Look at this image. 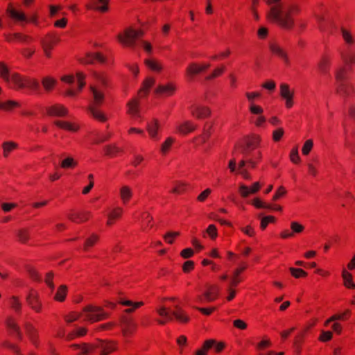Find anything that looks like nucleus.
I'll return each mask as SVG.
<instances>
[{
	"label": "nucleus",
	"instance_id": "nucleus-28",
	"mask_svg": "<svg viewBox=\"0 0 355 355\" xmlns=\"http://www.w3.org/2000/svg\"><path fill=\"white\" fill-rule=\"evenodd\" d=\"M120 303L124 306H132V308L125 310V312L127 313H132L135 309H137L144 304L143 302H133L130 300H121Z\"/></svg>",
	"mask_w": 355,
	"mask_h": 355
},
{
	"label": "nucleus",
	"instance_id": "nucleus-51",
	"mask_svg": "<svg viewBox=\"0 0 355 355\" xmlns=\"http://www.w3.org/2000/svg\"><path fill=\"white\" fill-rule=\"evenodd\" d=\"M8 41L10 42L13 39L17 40L21 42H26L28 38V36L21 35L20 33H15L12 35H6Z\"/></svg>",
	"mask_w": 355,
	"mask_h": 355
},
{
	"label": "nucleus",
	"instance_id": "nucleus-38",
	"mask_svg": "<svg viewBox=\"0 0 355 355\" xmlns=\"http://www.w3.org/2000/svg\"><path fill=\"white\" fill-rule=\"evenodd\" d=\"M58 41V39L55 36H49L46 39L42 40L41 44L42 49L46 46L47 49H52L53 44Z\"/></svg>",
	"mask_w": 355,
	"mask_h": 355
},
{
	"label": "nucleus",
	"instance_id": "nucleus-63",
	"mask_svg": "<svg viewBox=\"0 0 355 355\" xmlns=\"http://www.w3.org/2000/svg\"><path fill=\"white\" fill-rule=\"evenodd\" d=\"M53 277V273L52 272H49L46 274V278H45V282L48 285V286L51 289V291H53L55 286L52 282V279Z\"/></svg>",
	"mask_w": 355,
	"mask_h": 355
},
{
	"label": "nucleus",
	"instance_id": "nucleus-17",
	"mask_svg": "<svg viewBox=\"0 0 355 355\" xmlns=\"http://www.w3.org/2000/svg\"><path fill=\"white\" fill-rule=\"evenodd\" d=\"M191 112L192 115L198 119H202L210 114V110L208 107L200 105H193L191 107Z\"/></svg>",
	"mask_w": 355,
	"mask_h": 355
},
{
	"label": "nucleus",
	"instance_id": "nucleus-10",
	"mask_svg": "<svg viewBox=\"0 0 355 355\" xmlns=\"http://www.w3.org/2000/svg\"><path fill=\"white\" fill-rule=\"evenodd\" d=\"M24 326L25 331L31 342L35 347H38L39 341L37 330L29 322H26Z\"/></svg>",
	"mask_w": 355,
	"mask_h": 355
},
{
	"label": "nucleus",
	"instance_id": "nucleus-61",
	"mask_svg": "<svg viewBox=\"0 0 355 355\" xmlns=\"http://www.w3.org/2000/svg\"><path fill=\"white\" fill-rule=\"evenodd\" d=\"M290 157H291V160L294 163H297L300 160V156L298 154V149L297 147L294 148L291 150Z\"/></svg>",
	"mask_w": 355,
	"mask_h": 355
},
{
	"label": "nucleus",
	"instance_id": "nucleus-11",
	"mask_svg": "<svg viewBox=\"0 0 355 355\" xmlns=\"http://www.w3.org/2000/svg\"><path fill=\"white\" fill-rule=\"evenodd\" d=\"M46 110L49 115L58 117L65 116L68 113L67 109L63 105L59 104L47 107Z\"/></svg>",
	"mask_w": 355,
	"mask_h": 355
},
{
	"label": "nucleus",
	"instance_id": "nucleus-12",
	"mask_svg": "<svg viewBox=\"0 0 355 355\" xmlns=\"http://www.w3.org/2000/svg\"><path fill=\"white\" fill-rule=\"evenodd\" d=\"M176 89L175 86L172 83L167 85H159L155 89V93L159 96H168L172 95Z\"/></svg>",
	"mask_w": 355,
	"mask_h": 355
},
{
	"label": "nucleus",
	"instance_id": "nucleus-6",
	"mask_svg": "<svg viewBox=\"0 0 355 355\" xmlns=\"http://www.w3.org/2000/svg\"><path fill=\"white\" fill-rule=\"evenodd\" d=\"M83 313L85 320L90 322L101 321L109 315L102 308L92 305L85 306L83 309Z\"/></svg>",
	"mask_w": 355,
	"mask_h": 355
},
{
	"label": "nucleus",
	"instance_id": "nucleus-54",
	"mask_svg": "<svg viewBox=\"0 0 355 355\" xmlns=\"http://www.w3.org/2000/svg\"><path fill=\"white\" fill-rule=\"evenodd\" d=\"M313 146V142L311 139L306 141L302 149V153L305 155H308L311 150Z\"/></svg>",
	"mask_w": 355,
	"mask_h": 355
},
{
	"label": "nucleus",
	"instance_id": "nucleus-41",
	"mask_svg": "<svg viewBox=\"0 0 355 355\" xmlns=\"http://www.w3.org/2000/svg\"><path fill=\"white\" fill-rule=\"evenodd\" d=\"M105 154L109 156H114L117 153L121 152L122 149L115 144L105 146L104 148Z\"/></svg>",
	"mask_w": 355,
	"mask_h": 355
},
{
	"label": "nucleus",
	"instance_id": "nucleus-2",
	"mask_svg": "<svg viewBox=\"0 0 355 355\" xmlns=\"http://www.w3.org/2000/svg\"><path fill=\"white\" fill-rule=\"evenodd\" d=\"M71 347L80 349L78 355H92L97 351L100 352L101 355H107L110 352L116 349L114 344L105 343L103 340H98L92 345L84 344L81 346L73 345Z\"/></svg>",
	"mask_w": 355,
	"mask_h": 355
},
{
	"label": "nucleus",
	"instance_id": "nucleus-56",
	"mask_svg": "<svg viewBox=\"0 0 355 355\" xmlns=\"http://www.w3.org/2000/svg\"><path fill=\"white\" fill-rule=\"evenodd\" d=\"M252 204L254 207H256L257 208H259V209H261V208L268 209V208L272 207V205L266 204L263 202H262L259 198L254 199Z\"/></svg>",
	"mask_w": 355,
	"mask_h": 355
},
{
	"label": "nucleus",
	"instance_id": "nucleus-30",
	"mask_svg": "<svg viewBox=\"0 0 355 355\" xmlns=\"http://www.w3.org/2000/svg\"><path fill=\"white\" fill-rule=\"evenodd\" d=\"M146 65L151 70L155 72H159L162 71L163 67L160 62L154 60H146Z\"/></svg>",
	"mask_w": 355,
	"mask_h": 355
},
{
	"label": "nucleus",
	"instance_id": "nucleus-25",
	"mask_svg": "<svg viewBox=\"0 0 355 355\" xmlns=\"http://www.w3.org/2000/svg\"><path fill=\"white\" fill-rule=\"evenodd\" d=\"M90 215V212L84 211L82 213H73L69 215V218L73 222L79 223L83 222L88 219V217Z\"/></svg>",
	"mask_w": 355,
	"mask_h": 355
},
{
	"label": "nucleus",
	"instance_id": "nucleus-23",
	"mask_svg": "<svg viewBox=\"0 0 355 355\" xmlns=\"http://www.w3.org/2000/svg\"><path fill=\"white\" fill-rule=\"evenodd\" d=\"M209 67V64H205L202 66H198L196 64L192 63L187 69V72L188 75L193 76L207 69Z\"/></svg>",
	"mask_w": 355,
	"mask_h": 355
},
{
	"label": "nucleus",
	"instance_id": "nucleus-53",
	"mask_svg": "<svg viewBox=\"0 0 355 355\" xmlns=\"http://www.w3.org/2000/svg\"><path fill=\"white\" fill-rule=\"evenodd\" d=\"M289 270L291 271L292 275L295 278H299L300 277H305L306 275V272L300 268H290Z\"/></svg>",
	"mask_w": 355,
	"mask_h": 355
},
{
	"label": "nucleus",
	"instance_id": "nucleus-45",
	"mask_svg": "<svg viewBox=\"0 0 355 355\" xmlns=\"http://www.w3.org/2000/svg\"><path fill=\"white\" fill-rule=\"evenodd\" d=\"M155 80L153 78H146V80L144 82V87L140 91V93L144 92L145 95H146L148 94L149 88H150L155 84Z\"/></svg>",
	"mask_w": 355,
	"mask_h": 355
},
{
	"label": "nucleus",
	"instance_id": "nucleus-4",
	"mask_svg": "<svg viewBox=\"0 0 355 355\" xmlns=\"http://www.w3.org/2000/svg\"><path fill=\"white\" fill-rule=\"evenodd\" d=\"M336 81V92L343 97L350 96L353 92L352 85L346 82V69L344 67H338L334 71Z\"/></svg>",
	"mask_w": 355,
	"mask_h": 355
},
{
	"label": "nucleus",
	"instance_id": "nucleus-58",
	"mask_svg": "<svg viewBox=\"0 0 355 355\" xmlns=\"http://www.w3.org/2000/svg\"><path fill=\"white\" fill-rule=\"evenodd\" d=\"M180 234L178 232H168L164 236V239L168 243H173V238L178 236Z\"/></svg>",
	"mask_w": 355,
	"mask_h": 355
},
{
	"label": "nucleus",
	"instance_id": "nucleus-57",
	"mask_svg": "<svg viewBox=\"0 0 355 355\" xmlns=\"http://www.w3.org/2000/svg\"><path fill=\"white\" fill-rule=\"evenodd\" d=\"M291 228L293 231L292 233H301L304 227L302 225L298 223L297 222L293 221L291 223Z\"/></svg>",
	"mask_w": 355,
	"mask_h": 355
},
{
	"label": "nucleus",
	"instance_id": "nucleus-16",
	"mask_svg": "<svg viewBox=\"0 0 355 355\" xmlns=\"http://www.w3.org/2000/svg\"><path fill=\"white\" fill-rule=\"evenodd\" d=\"M331 62V58L329 55H322L317 65L319 71L322 74L329 73Z\"/></svg>",
	"mask_w": 355,
	"mask_h": 355
},
{
	"label": "nucleus",
	"instance_id": "nucleus-60",
	"mask_svg": "<svg viewBox=\"0 0 355 355\" xmlns=\"http://www.w3.org/2000/svg\"><path fill=\"white\" fill-rule=\"evenodd\" d=\"M80 313L73 312V313H71L70 314L66 315L64 317V318L67 323H71L72 322L78 320L80 318Z\"/></svg>",
	"mask_w": 355,
	"mask_h": 355
},
{
	"label": "nucleus",
	"instance_id": "nucleus-20",
	"mask_svg": "<svg viewBox=\"0 0 355 355\" xmlns=\"http://www.w3.org/2000/svg\"><path fill=\"white\" fill-rule=\"evenodd\" d=\"M121 322L123 327V334L125 336L129 333H131L137 327L136 324L132 321V320L130 318L126 316L122 317Z\"/></svg>",
	"mask_w": 355,
	"mask_h": 355
},
{
	"label": "nucleus",
	"instance_id": "nucleus-27",
	"mask_svg": "<svg viewBox=\"0 0 355 355\" xmlns=\"http://www.w3.org/2000/svg\"><path fill=\"white\" fill-rule=\"evenodd\" d=\"M28 304L36 311L40 309V305L37 301V296L33 292H31L26 297Z\"/></svg>",
	"mask_w": 355,
	"mask_h": 355
},
{
	"label": "nucleus",
	"instance_id": "nucleus-15",
	"mask_svg": "<svg viewBox=\"0 0 355 355\" xmlns=\"http://www.w3.org/2000/svg\"><path fill=\"white\" fill-rule=\"evenodd\" d=\"M6 325L10 333L15 336L17 339L21 340L23 338L19 326L12 318H8L6 320Z\"/></svg>",
	"mask_w": 355,
	"mask_h": 355
},
{
	"label": "nucleus",
	"instance_id": "nucleus-52",
	"mask_svg": "<svg viewBox=\"0 0 355 355\" xmlns=\"http://www.w3.org/2000/svg\"><path fill=\"white\" fill-rule=\"evenodd\" d=\"M77 164L76 162L72 157H67L62 163L61 166L64 168L73 167Z\"/></svg>",
	"mask_w": 355,
	"mask_h": 355
},
{
	"label": "nucleus",
	"instance_id": "nucleus-47",
	"mask_svg": "<svg viewBox=\"0 0 355 355\" xmlns=\"http://www.w3.org/2000/svg\"><path fill=\"white\" fill-rule=\"evenodd\" d=\"M17 147V144L15 143L9 141V142H5L3 144V154L4 156L7 157L8 153L15 149Z\"/></svg>",
	"mask_w": 355,
	"mask_h": 355
},
{
	"label": "nucleus",
	"instance_id": "nucleus-5",
	"mask_svg": "<svg viewBox=\"0 0 355 355\" xmlns=\"http://www.w3.org/2000/svg\"><path fill=\"white\" fill-rule=\"evenodd\" d=\"M176 310L171 311L170 309L162 306L157 309V313L164 320H158L157 322L160 324H164L166 321H171L173 318L182 322H187L189 320V317L186 315L185 312L178 306H175Z\"/></svg>",
	"mask_w": 355,
	"mask_h": 355
},
{
	"label": "nucleus",
	"instance_id": "nucleus-22",
	"mask_svg": "<svg viewBox=\"0 0 355 355\" xmlns=\"http://www.w3.org/2000/svg\"><path fill=\"white\" fill-rule=\"evenodd\" d=\"M96 60L101 63H103L105 61V58L99 53H89L86 58L83 59L81 62L83 64H93Z\"/></svg>",
	"mask_w": 355,
	"mask_h": 355
},
{
	"label": "nucleus",
	"instance_id": "nucleus-42",
	"mask_svg": "<svg viewBox=\"0 0 355 355\" xmlns=\"http://www.w3.org/2000/svg\"><path fill=\"white\" fill-rule=\"evenodd\" d=\"M56 80L50 77H45L42 79V83L46 91H51L54 87Z\"/></svg>",
	"mask_w": 355,
	"mask_h": 355
},
{
	"label": "nucleus",
	"instance_id": "nucleus-39",
	"mask_svg": "<svg viewBox=\"0 0 355 355\" xmlns=\"http://www.w3.org/2000/svg\"><path fill=\"white\" fill-rule=\"evenodd\" d=\"M55 124L61 128L70 131H76L78 130V127L76 125L69 122L56 121H55Z\"/></svg>",
	"mask_w": 355,
	"mask_h": 355
},
{
	"label": "nucleus",
	"instance_id": "nucleus-36",
	"mask_svg": "<svg viewBox=\"0 0 355 355\" xmlns=\"http://www.w3.org/2000/svg\"><path fill=\"white\" fill-rule=\"evenodd\" d=\"M67 286L65 285H61L58 288V289L55 293V295L54 297L55 300L60 301V302L64 301L65 299L66 295H67Z\"/></svg>",
	"mask_w": 355,
	"mask_h": 355
},
{
	"label": "nucleus",
	"instance_id": "nucleus-44",
	"mask_svg": "<svg viewBox=\"0 0 355 355\" xmlns=\"http://www.w3.org/2000/svg\"><path fill=\"white\" fill-rule=\"evenodd\" d=\"M9 304L10 307L14 309L16 312H19L21 310V304L19 300L15 296H12L9 300Z\"/></svg>",
	"mask_w": 355,
	"mask_h": 355
},
{
	"label": "nucleus",
	"instance_id": "nucleus-21",
	"mask_svg": "<svg viewBox=\"0 0 355 355\" xmlns=\"http://www.w3.org/2000/svg\"><path fill=\"white\" fill-rule=\"evenodd\" d=\"M92 4L87 5L88 9H96L101 12H106L108 10L107 3L109 0H92Z\"/></svg>",
	"mask_w": 355,
	"mask_h": 355
},
{
	"label": "nucleus",
	"instance_id": "nucleus-26",
	"mask_svg": "<svg viewBox=\"0 0 355 355\" xmlns=\"http://www.w3.org/2000/svg\"><path fill=\"white\" fill-rule=\"evenodd\" d=\"M196 126L191 123L190 121H185L177 126L178 130L182 134H187L193 131Z\"/></svg>",
	"mask_w": 355,
	"mask_h": 355
},
{
	"label": "nucleus",
	"instance_id": "nucleus-24",
	"mask_svg": "<svg viewBox=\"0 0 355 355\" xmlns=\"http://www.w3.org/2000/svg\"><path fill=\"white\" fill-rule=\"evenodd\" d=\"M15 73H10L8 67L3 62H0V76L7 83L12 82V75Z\"/></svg>",
	"mask_w": 355,
	"mask_h": 355
},
{
	"label": "nucleus",
	"instance_id": "nucleus-14",
	"mask_svg": "<svg viewBox=\"0 0 355 355\" xmlns=\"http://www.w3.org/2000/svg\"><path fill=\"white\" fill-rule=\"evenodd\" d=\"M269 49L274 55H277L282 58L285 62V63H288V58L286 52L276 42H270Z\"/></svg>",
	"mask_w": 355,
	"mask_h": 355
},
{
	"label": "nucleus",
	"instance_id": "nucleus-37",
	"mask_svg": "<svg viewBox=\"0 0 355 355\" xmlns=\"http://www.w3.org/2000/svg\"><path fill=\"white\" fill-rule=\"evenodd\" d=\"M259 143V138L258 137H255V138H253L252 139H246L245 141V146H241V151L243 153H247V148H254L256 147V146L257 145V144Z\"/></svg>",
	"mask_w": 355,
	"mask_h": 355
},
{
	"label": "nucleus",
	"instance_id": "nucleus-55",
	"mask_svg": "<svg viewBox=\"0 0 355 355\" xmlns=\"http://www.w3.org/2000/svg\"><path fill=\"white\" fill-rule=\"evenodd\" d=\"M225 70V67L223 66H221L220 67H218L216 68L213 72L212 73H211L209 76H208L207 77H206V79L207 80H211V79H214L218 76H219L220 75H221L223 73V72Z\"/></svg>",
	"mask_w": 355,
	"mask_h": 355
},
{
	"label": "nucleus",
	"instance_id": "nucleus-59",
	"mask_svg": "<svg viewBox=\"0 0 355 355\" xmlns=\"http://www.w3.org/2000/svg\"><path fill=\"white\" fill-rule=\"evenodd\" d=\"M123 212V209L120 207L115 208L110 213L107 214V216L112 218L113 220L119 218Z\"/></svg>",
	"mask_w": 355,
	"mask_h": 355
},
{
	"label": "nucleus",
	"instance_id": "nucleus-7",
	"mask_svg": "<svg viewBox=\"0 0 355 355\" xmlns=\"http://www.w3.org/2000/svg\"><path fill=\"white\" fill-rule=\"evenodd\" d=\"M144 32L141 30L136 31L132 28H128L124 31V35H118V40L123 44L133 47L135 45V40L143 36Z\"/></svg>",
	"mask_w": 355,
	"mask_h": 355
},
{
	"label": "nucleus",
	"instance_id": "nucleus-9",
	"mask_svg": "<svg viewBox=\"0 0 355 355\" xmlns=\"http://www.w3.org/2000/svg\"><path fill=\"white\" fill-rule=\"evenodd\" d=\"M219 288L216 286H209L207 290L203 293V297L198 296L199 301L212 302L216 299L218 295Z\"/></svg>",
	"mask_w": 355,
	"mask_h": 355
},
{
	"label": "nucleus",
	"instance_id": "nucleus-50",
	"mask_svg": "<svg viewBox=\"0 0 355 355\" xmlns=\"http://www.w3.org/2000/svg\"><path fill=\"white\" fill-rule=\"evenodd\" d=\"M98 237L96 234H92L91 237L86 239L85 245H84V250H87L88 248L93 245L98 241Z\"/></svg>",
	"mask_w": 355,
	"mask_h": 355
},
{
	"label": "nucleus",
	"instance_id": "nucleus-31",
	"mask_svg": "<svg viewBox=\"0 0 355 355\" xmlns=\"http://www.w3.org/2000/svg\"><path fill=\"white\" fill-rule=\"evenodd\" d=\"M159 128L158 121L155 119L148 123L147 125V130L152 138H155L157 135V132Z\"/></svg>",
	"mask_w": 355,
	"mask_h": 355
},
{
	"label": "nucleus",
	"instance_id": "nucleus-19",
	"mask_svg": "<svg viewBox=\"0 0 355 355\" xmlns=\"http://www.w3.org/2000/svg\"><path fill=\"white\" fill-rule=\"evenodd\" d=\"M260 187L261 185L258 182L254 183L251 188H249L244 184H241L239 187V192L243 197L245 198L251 193L253 194L257 193L259 190Z\"/></svg>",
	"mask_w": 355,
	"mask_h": 355
},
{
	"label": "nucleus",
	"instance_id": "nucleus-3",
	"mask_svg": "<svg viewBox=\"0 0 355 355\" xmlns=\"http://www.w3.org/2000/svg\"><path fill=\"white\" fill-rule=\"evenodd\" d=\"M89 89L92 94L93 101L88 107L90 114L101 121H106L105 114L98 110V107L101 105L104 99V94L98 85H90Z\"/></svg>",
	"mask_w": 355,
	"mask_h": 355
},
{
	"label": "nucleus",
	"instance_id": "nucleus-43",
	"mask_svg": "<svg viewBox=\"0 0 355 355\" xmlns=\"http://www.w3.org/2000/svg\"><path fill=\"white\" fill-rule=\"evenodd\" d=\"M86 333H87V329L84 327H80V328L77 329L75 331H73V332L69 334L67 336L66 338L67 340H72L76 336H83L85 335Z\"/></svg>",
	"mask_w": 355,
	"mask_h": 355
},
{
	"label": "nucleus",
	"instance_id": "nucleus-49",
	"mask_svg": "<svg viewBox=\"0 0 355 355\" xmlns=\"http://www.w3.org/2000/svg\"><path fill=\"white\" fill-rule=\"evenodd\" d=\"M19 241L26 243L29 239V232L27 230H20L17 232Z\"/></svg>",
	"mask_w": 355,
	"mask_h": 355
},
{
	"label": "nucleus",
	"instance_id": "nucleus-33",
	"mask_svg": "<svg viewBox=\"0 0 355 355\" xmlns=\"http://www.w3.org/2000/svg\"><path fill=\"white\" fill-rule=\"evenodd\" d=\"M343 278L344 280V284L347 288H354L355 284L352 281V275L345 270L343 271Z\"/></svg>",
	"mask_w": 355,
	"mask_h": 355
},
{
	"label": "nucleus",
	"instance_id": "nucleus-8",
	"mask_svg": "<svg viewBox=\"0 0 355 355\" xmlns=\"http://www.w3.org/2000/svg\"><path fill=\"white\" fill-rule=\"evenodd\" d=\"M12 83L19 88L27 87L33 90L39 89V83L35 79L23 78L18 73L12 75Z\"/></svg>",
	"mask_w": 355,
	"mask_h": 355
},
{
	"label": "nucleus",
	"instance_id": "nucleus-29",
	"mask_svg": "<svg viewBox=\"0 0 355 355\" xmlns=\"http://www.w3.org/2000/svg\"><path fill=\"white\" fill-rule=\"evenodd\" d=\"M128 113L133 116H139V102L137 100H132L128 103Z\"/></svg>",
	"mask_w": 355,
	"mask_h": 355
},
{
	"label": "nucleus",
	"instance_id": "nucleus-34",
	"mask_svg": "<svg viewBox=\"0 0 355 355\" xmlns=\"http://www.w3.org/2000/svg\"><path fill=\"white\" fill-rule=\"evenodd\" d=\"M92 76L102 87L107 86V78L104 73L93 71Z\"/></svg>",
	"mask_w": 355,
	"mask_h": 355
},
{
	"label": "nucleus",
	"instance_id": "nucleus-35",
	"mask_svg": "<svg viewBox=\"0 0 355 355\" xmlns=\"http://www.w3.org/2000/svg\"><path fill=\"white\" fill-rule=\"evenodd\" d=\"M344 62L347 64H355V50H349L345 55H341Z\"/></svg>",
	"mask_w": 355,
	"mask_h": 355
},
{
	"label": "nucleus",
	"instance_id": "nucleus-62",
	"mask_svg": "<svg viewBox=\"0 0 355 355\" xmlns=\"http://www.w3.org/2000/svg\"><path fill=\"white\" fill-rule=\"evenodd\" d=\"M76 76L78 79V90H81L85 84L84 81L85 75L81 72H78Z\"/></svg>",
	"mask_w": 355,
	"mask_h": 355
},
{
	"label": "nucleus",
	"instance_id": "nucleus-1",
	"mask_svg": "<svg viewBox=\"0 0 355 355\" xmlns=\"http://www.w3.org/2000/svg\"><path fill=\"white\" fill-rule=\"evenodd\" d=\"M266 1L269 5H272L268 14L269 19L284 28H291L293 26V20L291 14L299 11L297 6L286 4L282 2V0H266Z\"/></svg>",
	"mask_w": 355,
	"mask_h": 355
},
{
	"label": "nucleus",
	"instance_id": "nucleus-46",
	"mask_svg": "<svg viewBox=\"0 0 355 355\" xmlns=\"http://www.w3.org/2000/svg\"><path fill=\"white\" fill-rule=\"evenodd\" d=\"M342 36L345 42L348 44H352L354 42L352 35L346 29L342 28Z\"/></svg>",
	"mask_w": 355,
	"mask_h": 355
},
{
	"label": "nucleus",
	"instance_id": "nucleus-13",
	"mask_svg": "<svg viewBox=\"0 0 355 355\" xmlns=\"http://www.w3.org/2000/svg\"><path fill=\"white\" fill-rule=\"evenodd\" d=\"M281 96L286 101V106L290 108L293 106V94L289 89V87L286 84H282L280 86Z\"/></svg>",
	"mask_w": 355,
	"mask_h": 355
},
{
	"label": "nucleus",
	"instance_id": "nucleus-40",
	"mask_svg": "<svg viewBox=\"0 0 355 355\" xmlns=\"http://www.w3.org/2000/svg\"><path fill=\"white\" fill-rule=\"evenodd\" d=\"M213 344H214V342L212 339L207 340L204 343L202 348L196 351V355H206L207 351L212 347Z\"/></svg>",
	"mask_w": 355,
	"mask_h": 355
},
{
	"label": "nucleus",
	"instance_id": "nucleus-48",
	"mask_svg": "<svg viewBox=\"0 0 355 355\" xmlns=\"http://www.w3.org/2000/svg\"><path fill=\"white\" fill-rule=\"evenodd\" d=\"M349 313V311L347 310L346 311H345L344 313H343L341 314L334 315L325 322V325H328L330 322H334V321H336L338 320H343L345 316Z\"/></svg>",
	"mask_w": 355,
	"mask_h": 355
},
{
	"label": "nucleus",
	"instance_id": "nucleus-32",
	"mask_svg": "<svg viewBox=\"0 0 355 355\" xmlns=\"http://www.w3.org/2000/svg\"><path fill=\"white\" fill-rule=\"evenodd\" d=\"M132 192L131 189L128 186H123L120 189V196L123 201L126 202L132 196Z\"/></svg>",
	"mask_w": 355,
	"mask_h": 355
},
{
	"label": "nucleus",
	"instance_id": "nucleus-64",
	"mask_svg": "<svg viewBox=\"0 0 355 355\" xmlns=\"http://www.w3.org/2000/svg\"><path fill=\"white\" fill-rule=\"evenodd\" d=\"M173 139L171 137L168 138L165 142L162 145L161 150L163 153H166L171 145L172 144Z\"/></svg>",
	"mask_w": 355,
	"mask_h": 355
},
{
	"label": "nucleus",
	"instance_id": "nucleus-18",
	"mask_svg": "<svg viewBox=\"0 0 355 355\" xmlns=\"http://www.w3.org/2000/svg\"><path fill=\"white\" fill-rule=\"evenodd\" d=\"M9 15L14 19L18 21H28V19L24 12H19L14 8H10L8 9ZM31 22H35V18L32 17L29 19Z\"/></svg>",
	"mask_w": 355,
	"mask_h": 355
}]
</instances>
